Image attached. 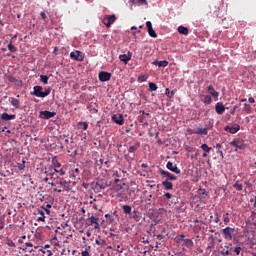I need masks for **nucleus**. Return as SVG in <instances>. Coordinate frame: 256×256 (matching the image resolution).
<instances>
[{
	"mask_svg": "<svg viewBox=\"0 0 256 256\" xmlns=\"http://www.w3.org/2000/svg\"><path fill=\"white\" fill-rule=\"evenodd\" d=\"M141 167H142L143 169H147V167H149V165L146 164V163H143V164H141Z\"/></svg>",
	"mask_w": 256,
	"mask_h": 256,
	"instance_id": "nucleus-63",
	"label": "nucleus"
},
{
	"mask_svg": "<svg viewBox=\"0 0 256 256\" xmlns=\"http://www.w3.org/2000/svg\"><path fill=\"white\" fill-rule=\"evenodd\" d=\"M43 209H45L47 215H49V213H51V204H47L46 207H43Z\"/></svg>",
	"mask_w": 256,
	"mask_h": 256,
	"instance_id": "nucleus-42",
	"label": "nucleus"
},
{
	"mask_svg": "<svg viewBox=\"0 0 256 256\" xmlns=\"http://www.w3.org/2000/svg\"><path fill=\"white\" fill-rule=\"evenodd\" d=\"M114 21H117V17H115V15H106L103 18L102 23L105 25V27L109 28L111 25H113Z\"/></svg>",
	"mask_w": 256,
	"mask_h": 256,
	"instance_id": "nucleus-3",
	"label": "nucleus"
},
{
	"mask_svg": "<svg viewBox=\"0 0 256 256\" xmlns=\"http://www.w3.org/2000/svg\"><path fill=\"white\" fill-rule=\"evenodd\" d=\"M57 115V112H51V111H41L40 112V119H52V117H55Z\"/></svg>",
	"mask_w": 256,
	"mask_h": 256,
	"instance_id": "nucleus-6",
	"label": "nucleus"
},
{
	"mask_svg": "<svg viewBox=\"0 0 256 256\" xmlns=\"http://www.w3.org/2000/svg\"><path fill=\"white\" fill-rule=\"evenodd\" d=\"M121 189H123V186H122V185L117 184V186H116V191H121Z\"/></svg>",
	"mask_w": 256,
	"mask_h": 256,
	"instance_id": "nucleus-60",
	"label": "nucleus"
},
{
	"mask_svg": "<svg viewBox=\"0 0 256 256\" xmlns=\"http://www.w3.org/2000/svg\"><path fill=\"white\" fill-rule=\"evenodd\" d=\"M50 94H51V88H46L45 91L43 92V87L42 86H34L33 87L32 95H34V97L45 98Z\"/></svg>",
	"mask_w": 256,
	"mask_h": 256,
	"instance_id": "nucleus-1",
	"label": "nucleus"
},
{
	"mask_svg": "<svg viewBox=\"0 0 256 256\" xmlns=\"http://www.w3.org/2000/svg\"><path fill=\"white\" fill-rule=\"evenodd\" d=\"M70 57H71V59H74L75 61H83V54L79 50H77L75 52H71Z\"/></svg>",
	"mask_w": 256,
	"mask_h": 256,
	"instance_id": "nucleus-11",
	"label": "nucleus"
},
{
	"mask_svg": "<svg viewBox=\"0 0 256 256\" xmlns=\"http://www.w3.org/2000/svg\"><path fill=\"white\" fill-rule=\"evenodd\" d=\"M40 81H42V83L44 85H49V76H47V75H40Z\"/></svg>",
	"mask_w": 256,
	"mask_h": 256,
	"instance_id": "nucleus-26",
	"label": "nucleus"
},
{
	"mask_svg": "<svg viewBox=\"0 0 256 256\" xmlns=\"http://www.w3.org/2000/svg\"><path fill=\"white\" fill-rule=\"evenodd\" d=\"M78 127H79V129H82V131H87L89 124H87V122H79Z\"/></svg>",
	"mask_w": 256,
	"mask_h": 256,
	"instance_id": "nucleus-25",
	"label": "nucleus"
},
{
	"mask_svg": "<svg viewBox=\"0 0 256 256\" xmlns=\"http://www.w3.org/2000/svg\"><path fill=\"white\" fill-rule=\"evenodd\" d=\"M233 244L228 243L227 245L224 246V248H222V250L220 251V254H222L223 256H228V255H233L232 248Z\"/></svg>",
	"mask_w": 256,
	"mask_h": 256,
	"instance_id": "nucleus-7",
	"label": "nucleus"
},
{
	"mask_svg": "<svg viewBox=\"0 0 256 256\" xmlns=\"http://www.w3.org/2000/svg\"><path fill=\"white\" fill-rule=\"evenodd\" d=\"M8 49L11 51V53H15L17 51V47H15V45H13L11 42L8 44Z\"/></svg>",
	"mask_w": 256,
	"mask_h": 256,
	"instance_id": "nucleus-37",
	"label": "nucleus"
},
{
	"mask_svg": "<svg viewBox=\"0 0 256 256\" xmlns=\"http://www.w3.org/2000/svg\"><path fill=\"white\" fill-rule=\"evenodd\" d=\"M1 119H3V121H11V119H15V114L9 115L8 113L4 112L1 114Z\"/></svg>",
	"mask_w": 256,
	"mask_h": 256,
	"instance_id": "nucleus-18",
	"label": "nucleus"
},
{
	"mask_svg": "<svg viewBox=\"0 0 256 256\" xmlns=\"http://www.w3.org/2000/svg\"><path fill=\"white\" fill-rule=\"evenodd\" d=\"M167 169H169V171H172V173H176V175H181V169H179V167H177V164H174L173 162L169 161L166 164Z\"/></svg>",
	"mask_w": 256,
	"mask_h": 256,
	"instance_id": "nucleus-5",
	"label": "nucleus"
},
{
	"mask_svg": "<svg viewBox=\"0 0 256 256\" xmlns=\"http://www.w3.org/2000/svg\"><path fill=\"white\" fill-rule=\"evenodd\" d=\"M78 173H79V168H75V170H74V172L72 174L73 177H77Z\"/></svg>",
	"mask_w": 256,
	"mask_h": 256,
	"instance_id": "nucleus-51",
	"label": "nucleus"
},
{
	"mask_svg": "<svg viewBox=\"0 0 256 256\" xmlns=\"http://www.w3.org/2000/svg\"><path fill=\"white\" fill-rule=\"evenodd\" d=\"M241 250H242L241 247H236V248L234 249V253H236V255H240V254H241Z\"/></svg>",
	"mask_w": 256,
	"mask_h": 256,
	"instance_id": "nucleus-44",
	"label": "nucleus"
},
{
	"mask_svg": "<svg viewBox=\"0 0 256 256\" xmlns=\"http://www.w3.org/2000/svg\"><path fill=\"white\" fill-rule=\"evenodd\" d=\"M70 181L65 180L64 178H59L56 180V185H61L63 187V191L69 192L71 191Z\"/></svg>",
	"mask_w": 256,
	"mask_h": 256,
	"instance_id": "nucleus-2",
	"label": "nucleus"
},
{
	"mask_svg": "<svg viewBox=\"0 0 256 256\" xmlns=\"http://www.w3.org/2000/svg\"><path fill=\"white\" fill-rule=\"evenodd\" d=\"M40 17H42V19H47V14H45V12H41Z\"/></svg>",
	"mask_w": 256,
	"mask_h": 256,
	"instance_id": "nucleus-54",
	"label": "nucleus"
},
{
	"mask_svg": "<svg viewBox=\"0 0 256 256\" xmlns=\"http://www.w3.org/2000/svg\"><path fill=\"white\" fill-rule=\"evenodd\" d=\"M230 145L236 148L235 151H237L238 149H245V143H243V141L239 139L233 140L232 142H230Z\"/></svg>",
	"mask_w": 256,
	"mask_h": 256,
	"instance_id": "nucleus-8",
	"label": "nucleus"
},
{
	"mask_svg": "<svg viewBox=\"0 0 256 256\" xmlns=\"http://www.w3.org/2000/svg\"><path fill=\"white\" fill-rule=\"evenodd\" d=\"M122 209L126 215H129V213H131V206L129 205H124Z\"/></svg>",
	"mask_w": 256,
	"mask_h": 256,
	"instance_id": "nucleus-33",
	"label": "nucleus"
},
{
	"mask_svg": "<svg viewBox=\"0 0 256 256\" xmlns=\"http://www.w3.org/2000/svg\"><path fill=\"white\" fill-rule=\"evenodd\" d=\"M162 185L164 189H166V191H171V189H173V183L170 182L169 180L163 181Z\"/></svg>",
	"mask_w": 256,
	"mask_h": 256,
	"instance_id": "nucleus-19",
	"label": "nucleus"
},
{
	"mask_svg": "<svg viewBox=\"0 0 256 256\" xmlns=\"http://www.w3.org/2000/svg\"><path fill=\"white\" fill-rule=\"evenodd\" d=\"M8 81H10V83H15V77L8 76Z\"/></svg>",
	"mask_w": 256,
	"mask_h": 256,
	"instance_id": "nucleus-52",
	"label": "nucleus"
},
{
	"mask_svg": "<svg viewBox=\"0 0 256 256\" xmlns=\"http://www.w3.org/2000/svg\"><path fill=\"white\" fill-rule=\"evenodd\" d=\"M112 121H114L116 125H123V115L121 114L112 115Z\"/></svg>",
	"mask_w": 256,
	"mask_h": 256,
	"instance_id": "nucleus-13",
	"label": "nucleus"
},
{
	"mask_svg": "<svg viewBox=\"0 0 256 256\" xmlns=\"http://www.w3.org/2000/svg\"><path fill=\"white\" fill-rule=\"evenodd\" d=\"M137 217H139V212L134 211L133 214H132V218L137 219Z\"/></svg>",
	"mask_w": 256,
	"mask_h": 256,
	"instance_id": "nucleus-49",
	"label": "nucleus"
},
{
	"mask_svg": "<svg viewBox=\"0 0 256 256\" xmlns=\"http://www.w3.org/2000/svg\"><path fill=\"white\" fill-rule=\"evenodd\" d=\"M26 247L23 248V251H26L28 253H32L33 252V243L31 242H27L25 243Z\"/></svg>",
	"mask_w": 256,
	"mask_h": 256,
	"instance_id": "nucleus-23",
	"label": "nucleus"
},
{
	"mask_svg": "<svg viewBox=\"0 0 256 256\" xmlns=\"http://www.w3.org/2000/svg\"><path fill=\"white\" fill-rule=\"evenodd\" d=\"M165 95H167L169 97V99H172V97L175 95V91L171 92V90H169V88H166Z\"/></svg>",
	"mask_w": 256,
	"mask_h": 256,
	"instance_id": "nucleus-32",
	"label": "nucleus"
},
{
	"mask_svg": "<svg viewBox=\"0 0 256 256\" xmlns=\"http://www.w3.org/2000/svg\"><path fill=\"white\" fill-rule=\"evenodd\" d=\"M215 111L218 115H223V113H225V105H223L222 102L216 103Z\"/></svg>",
	"mask_w": 256,
	"mask_h": 256,
	"instance_id": "nucleus-12",
	"label": "nucleus"
},
{
	"mask_svg": "<svg viewBox=\"0 0 256 256\" xmlns=\"http://www.w3.org/2000/svg\"><path fill=\"white\" fill-rule=\"evenodd\" d=\"M55 173H60L61 177H63V175H65V170L63 169H57V168H53V167H50V175H53Z\"/></svg>",
	"mask_w": 256,
	"mask_h": 256,
	"instance_id": "nucleus-21",
	"label": "nucleus"
},
{
	"mask_svg": "<svg viewBox=\"0 0 256 256\" xmlns=\"http://www.w3.org/2000/svg\"><path fill=\"white\" fill-rule=\"evenodd\" d=\"M229 221H230L229 217H224V223H225V225H228V224H229Z\"/></svg>",
	"mask_w": 256,
	"mask_h": 256,
	"instance_id": "nucleus-57",
	"label": "nucleus"
},
{
	"mask_svg": "<svg viewBox=\"0 0 256 256\" xmlns=\"http://www.w3.org/2000/svg\"><path fill=\"white\" fill-rule=\"evenodd\" d=\"M237 109H239V107H238V106H234V107L231 109V111H230L231 115H235V111H237Z\"/></svg>",
	"mask_w": 256,
	"mask_h": 256,
	"instance_id": "nucleus-48",
	"label": "nucleus"
},
{
	"mask_svg": "<svg viewBox=\"0 0 256 256\" xmlns=\"http://www.w3.org/2000/svg\"><path fill=\"white\" fill-rule=\"evenodd\" d=\"M96 245H105V240L101 239V237H98L95 240Z\"/></svg>",
	"mask_w": 256,
	"mask_h": 256,
	"instance_id": "nucleus-40",
	"label": "nucleus"
},
{
	"mask_svg": "<svg viewBox=\"0 0 256 256\" xmlns=\"http://www.w3.org/2000/svg\"><path fill=\"white\" fill-rule=\"evenodd\" d=\"M52 163L54 165V169H59V167H61V163H59V160H57V158H54L52 160Z\"/></svg>",
	"mask_w": 256,
	"mask_h": 256,
	"instance_id": "nucleus-35",
	"label": "nucleus"
},
{
	"mask_svg": "<svg viewBox=\"0 0 256 256\" xmlns=\"http://www.w3.org/2000/svg\"><path fill=\"white\" fill-rule=\"evenodd\" d=\"M10 103L13 107H15L16 109H19V100L16 98H10Z\"/></svg>",
	"mask_w": 256,
	"mask_h": 256,
	"instance_id": "nucleus-27",
	"label": "nucleus"
},
{
	"mask_svg": "<svg viewBox=\"0 0 256 256\" xmlns=\"http://www.w3.org/2000/svg\"><path fill=\"white\" fill-rule=\"evenodd\" d=\"M244 111H246V113H251V106L247 103L244 104Z\"/></svg>",
	"mask_w": 256,
	"mask_h": 256,
	"instance_id": "nucleus-41",
	"label": "nucleus"
},
{
	"mask_svg": "<svg viewBox=\"0 0 256 256\" xmlns=\"http://www.w3.org/2000/svg\"><path fill=\"white\" fill-rule=\"evenodd\" d=\"M133 5H147V0H131Z\"/></svg>",
	"mask_w": 256,
	"mask_h": 256,
	"instance_id": "nucleus-29",
	"label": "nucleus"
},
{
	"mask_svg": "<svg viewBox=\"0 0 256 256\" xmlns=\"http://www.w3.org/2000/svg\"><path fill=\"white\" fill-rule=\"evenodd\" d=\"M5 229V224L3 223V219L0 218V230Z\"/></svg>",
	"mask_w": 256,
	"mask_h": 256,
	"instance_id": "nucleus-53",
	"label": "nucleus"
},
{
	"mask_svg": "<svg viewBox=\"0 0 256 256\" xmlns=\"http://www.w3.org/2000/svg\"><path fill=\"white\" fill-rule=\"evenodd\" d=\"M152 65H155L156 67H167V65H169V62L167 60H163V61H154L152 62Z\"/></svg>",
	"mask_w": 256,
	"mask_h": 256,
	"instance_id": "nucleus-17",
	"label": "nucleus"
},
{
	"mask_svg": "<svg viewBox=\"0 0 256 256\" xmlns=\"http://www.w3.org/2000/svg\"><path fill=\"white\" fill-rule=\"evenodd\" d=\"M98 77H99V81H101L102 83H105V81H109V79H111V73L102 71V72H99Z\"/></svg>",
	"mask_w": 256,
	"mask_h": 256,
	"instance_id": "nucleus-9",
	"label": "nucleus"
},
{
	"mask_svg": "<svg viewBox=\"0 0 256 256\" xmlns=\"http://www.w3.org/2000/svg\"><path fill=\"white\" fill-rule=\"evenodd\" d=\"M239 129H241V126H239V124H232L230 126L225 127V131H228V133H232V134L237 133Z\"/></svg>",
	"mask_w": 256,
	"mask_h": 256,
	"instance_id": "nucleus-10",
	"label": "nucleus"
},
{
	"mask_svg": "<svg viewBox=\"0 0 256 256\" xmlns=\"http://www.w3.org/2000/svg\"><path fill=\"white\" fill-rule=\"evenodd\" d=\"M201 149H202V151H204V153H211L212 148L209 147V145H207V144H202Z\"/></svg>",
	"mask_w": 256,
	"mask_h": 256,
	"instance_id": "nucleus-28",
	"label": "nucleus"
},
{
	"mask_svg": "<svg viewBox=\"0 0 256 256\" xmlns=\"http://www.w3.org/2000/svg\"><path fill=\"white\" fill-rule=\"evenodd\" d=\"M94 229H99V221H96V223H93Z\"/></svg>",
	"mask_w": 256,
	"mask_h": 256,
	"instance_id": "nucleus-59",
	"label": "nucleus"
},
{
	"mask_svg": "<svg viewBox=\"0 0 256 256\" xmlns=\"http://www.w3.org/2000/svg\"><path fill=\"white\" fill-rule=\"evenodd\" d=\"M7 245L8 247H15V242H13L12 240H8Z\"/></svg>",
	"mask_w": 256,
	"mask_h": 256,
	"instance_id": "nucleus-47",
	"label": "nucleus"
},
{
	"mask_svg": "<svg viewBox=\"0 0 256 256\" xmlns=\"http://www.w3.org/2000/svg\"><path fill=\"white\" fill-rule=\"evenodd\" d=\"M208 93H210L214 99H219V92L215 91L212 85L208 86Z\"/></svg>",
	"mask_w": 256,
	"mask_h": 256,
	"instance_id": "nucleus-16",
	"label": "nucleus"
},
{
	"mask_svg": "<svg viewBox=\"0 0 256 256\" xmlns=\"http://www.w3.org/2000/svg\"><path fill=\"white\" fill-rule=\"evenodd\" d=\"M164 196H166L168 199H171L173 197V195H171V193L169 192L165 193Z\"/></svg>",
	"mask_w": 256,
	"mask_h": 256,
	"instance_id": "nucleus-56",
	"label": "nucleus"
},
{
	"mask_svg": "<svg viewBox=\"0 0 256 256\" xmlns=\"http://www.w3.org/2000/svg\"><path fill=\"white\" fill-rule=\"evenodd\" d=\"M3 132L6 131V133H11V130H8L7 127H4V129L2 130Z\"/></svg>",
	"mask_w": 256,
	"mask_h": 256,
	"instance_id": "nucleus-64",
	"label": "nucleus"
},
{
	"mask_svg": "<svg viewBox=\"0 0 256 256\" xmlns=\"http://www.w3.org/2000/svg\"><path fill=\"white\" fill-rule=\"evenodd\" d=\"M89 221V225H93V223H97V221H99V218L96 216H91L88 218Z\"/></svg>",
	"mask_w": 256,
	"mask_h": 256,
	"instance_id": "nucleus-30",
	"label": "nucleus"
},
{
	"mask_svg": "<svg viewBox=\"0 0 256 256\" xmlns=\"http://www.w3.org/2000/svg\"><path fill=\"white\" fill-rule=\"evenodd\" d=\"M81 255L82 256H90L89 251H87V250L82 251Z\"/></svg>",
	"mask_w": 256,
	"mask_h": 256,
	"instance_id": "nucleus-50",
	"label": "nucleus"
},
{
	"mask_svg": "<svg viewBox=\"0 0 256 256\" xmlns=\"http://www.w3.org/2000/svg\"><path fill=\"white\" fill-rule=\"evenodd\" d=\"M194 133L196 135H207V128H198Z\"/></svg>",
	"mask_w": 256,
	"mask_h": 256,
	"instance_id": "nucleus-24",
	"label": "nucleus"
},
{
	"mask_svg": "<svg viewBox=\"0 0 256 256\" xmlns=\"http://www.w3.org/2000/svg\"><path fill=\"white\" fill-rule=\"evenodd\" d=\"M184 244L186 245V247H193V240L191 239H184Z\"/></svg>",
	"mask_w": 256,
	"mask_h": 256,
	"instance_id": "nucleus-38",
	"label": "nucleus"
},
{
	"mask_svg": "<svg viewBox=\"0 0 256 256\" xmlns=\"http://www.w3.org/2000/svg\"><path fill=\"white\" fill-rule=\"evenodd\" d=\"M139 147H141V143L135 142L133 145H130L128 147V152L129 153H135V151H137V149H139Z\"/></svg>",
	"mask_w": 256,
	"mask_h": 256,
	"instance_id": "nucleus-15",
	"label": "nucleus"
},
{
	"mask_svg": "<svg viewBox=\"0 0 256 256\" xmlns=\"http://www.w3.org/2000/svg\"><path fill=\"white\" fill-rule=\"evenodd\" d=\"M138 121H139L140 123H147V120L145 119V116H143V115H141V116L138 117Z\"/></svg>",
	"mask_w": 256,
	"mask_h": 256,
	"instance_id": "nucleus-43",
	"label": "nucleus"
},
{
	"mask_svg": "<svg viewBox=\"0 0 256 256\" xmlns=\"http://www.w3.org/2000/svg\"><path fill=\"white\" fill-rule=\"evenodd\" d=\"M96 187H99V189H105V186L100 185L99 183H96Z\"/></svg>",
	"mask_w": 256,
	"mask_h": 256,
	"instance_id": "nucleus-62",
	"label": "nucleus"
},
{
	"mask_svg": "<svg viewBox=\"0 0 256 256\" xmlns=\"http://www.w3.org/2000/svg\"><path fill=\"white\" fill-rule=\"evenodd\" d=\"M234 231H235V229H233L231 227H226V228L222 229L224 238L227 239L228 241H231L233 239Z\"/></svg>",
	"mask_w": 256,
	"mask_h": 256,
	"instance_id": "nucleus-4",
	"label": "nucleus"
},
{
	"mask_svg": "<svg viewBox=\"0 0 256 256\" xmlns=\"http://www.w3.org/2000/svg\"><path fill=\"white\" fill-rule=\"evenodd\" d=\"M42 216H40L37 221H45V214L43 213V211L40 212Z\"/></svg>",
	"mask_w": 256,
	"mask_h": 256,
	"instance_id": "nucleus-45",
	"label": "nucleus"
},
{
	"mask_svg": "<svg viewBox=\"0 0 256 256\" xmlns=\"http://www.w3.org/2000/svg\"><path fill=\"white\" fill-rule=\"evenodd\" d=\"M120 61H122V63H125V65H127V63H129V61H131V56H128L127 54H121L119 56Z\"/></svg>",
	"mask_w": 256,
	"mask_h": 256,
	"instance_id": "nucleus-20",
	"label": "nucleus"
},
{
	"mask_svg": "<svg viewBox=\"0 0 256 256\" xmlns=\"http://www.w3.org/2000/svg\"><path fill=\"white\" fill-rule=\"evenodd\" d=\"M149 89L150 91H157V84L153 83V82H150L149 83Z\"/></svg>",
	"mask_w": 256,
	"mask_h": 256,
	"instance_id": "nucleus-39",
	"label": "nucleus"
},
{
	"mask_svg": "<svg viewBox=\"0 0 256 256\" xmlns=\"http://www.w3.org/2000/svg\"><path fill=\"white\" fill-rule=\"evenodd\" d=\"M213 99L209 95H204V103L205 105H210L212 103Z\"/></svg>",
	"mask_w": 256,
	"mask_h": 256,
	"instance_id": "nucleus-31",
	"label": "nucleus"
},
{
	"mask_svg": "<svg viewBox=\"0 0 256 256\" xmlns=\"http://www.w3.org/2000/svg\"><path fill=\"white\" fill-rule=\"evenodd\" d=\"M82 187H84V189H89V183H82Z\"/></svg>",
	"mask_w": 256,
	"mask_h": 256,
	"instance_id": "nucleus-55",
	"label": "nucleus"
},
{
	"mask_svg": "<svg viewBox=\"0 0 256 256\" xmlns=\"http://www.w3.org/2000/svg\"><path fill=\"white\" fill-rule=\"evenodd\" d=\"M148 34L154 39L157 38V32H155L153 28L148 29Z\"/></svg>",
	"mask_w": 256,
	"mask_h": 256,
	"instance_id": "nucleus-36",
	"label": "nucleus"
},
{
	"mask_svg": "<svg viewBox=\"0 0 256 256\" xmlns=\"http://www.w3.org/2000/svg\"><path fill=\"white\" fill-rule=\"evenodd\" d=\"M248 101H249V103H255V98L250 97V98L248 99Z\"/></svg>",
	"mask_w": 256,
	"mask_h": 256,
	"instance_id": "nucleus-61",
	"label": "nucleus"
},
{
	"mask_svg": "<svg viewBox=\"0 0 256 256\" xmlns=\"http://www.w3.org/2000/svg\"><path fill=\"white\" fill-rule=\"evenodd\" d=\"M234 189H236V191H243V184H239V182H236L233 185Z\"/></svg>",
	"mask_w": 256,
	"mask_h": 256,
	"instance_id": "nucleus-34",
	"label": "nucleus"
},
{
	"mask_svg": "<svg viewBox=\"0 0 256 256\" xmlns=\"http://www.w3.org/2000/svg\"><path fill=\"white\" fill-rule=\"evenodd\" d=\"M178 33H180L181 35H189V28L185 26H179Z\"/></svg>",
	"mask_w": 256,
	"mask_h": 256,
	"instance_id": "nucleus-22",
	"label": "nucleus"
},
{
	"mask_svg": "<svg viewBox=\"0 0 256 256\" xmlns=\"http://www.w3.org/2000/svg\"><path fill=\"white\" fill-rule=\"evenodd\" d=\"M146 27H147L148 30L153 29V24L151 23V21L146 22Z\"/></svg>",
	"mask_w": 256,
	"mask_h": 256,
	"instance_id": "nucleus-46",
	"label": "nucleus"
},
{
	"mask_svg": "<svg viewBox=\"0 0 256 256\" xmlns=\"http://www.w3.org/2000/svg\"><path fill=\"white\" fill-rule=\"evenodd\" d=\"M94 229H99V221H96V223H93Z\"/></svg>",
	"mask_w": 256,
	"mask_h": 256,
	"instance_id": "nucleus-58",
	"label": "nucleus"
},
{
	"mask_svg": "<svg viewBox=\"0 0 256 256\" xmlns=\"http://www.w3.org/2000/svg\"><path fill=\"white\" fill-rule=\"evenodd\" d=\"M160 175H164V177H167L169 181H177V177L170 172H167L165 170H160Z\"/></svg>",
	"mask_w": 256,
	"mask_h": 256,
	"instance_id": "nucleus-14",
	"label": "nucleus"
}]
</instances>
